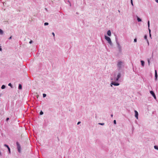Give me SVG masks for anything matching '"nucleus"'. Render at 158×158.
I'll use <instances>...</instances> for the list:
<instances>
[{"label": "nucleus", "mask_w": 158, "mask_h": 158, "mask_svg": "<svg viewBox=\"0 0 158 158\" xmlns=\"http://www.w3.org/2000/svg\"><path fill=\"white\" fill-rule=\"evenodd\" d=\"M119 78H118V77H117L116 78H114V80L115 81H117L118 80V79H119Z\"/></svg>", "instance_id": "nucleus-15"}, {"label": "nucleus", "mask_w": 158, "mask_h": 158, "mask_svg": "<svg viewBox=\"0 0 158 158\" xmlns=\"http://www.w3.org/2000/svg\"><path fill=\"white\" fill-rule=\"evenodd\" d=\"M105 38L106 40L108 41V43L111 46H112V43L111 41V39L109 37L105 35Z\"/></svg>", "instance_id": "nucleus-2"}, {"label": "nucleus", "mask_w": 158, "mask_h": 158, "mask_svg": "<svg viewBox=\"0 0 158 158\" xmlns=\"http://www.w3.org/2000/svg\"><path fill=\"white\" fill-rule=\"evenodd\" d=\"M3 31L0 29V34L1 35H2L3 34Z\"/></svg>", "instance_id": "nucleus-14"}, {"label": "nucleus", "mask_w": 158, "mask_h": 158, "mask_svg": "<svg viewBox=\"0 0 158 158\" xmlns=\"http://www.w3.org/2000/svg\"><path fill=\"white\" fill-rule=\"evenodd\" d=\"M144 39H145V40H146L147 41L148 44V45H149V42H148V39H147V36L146 35H145L144 36Z\"/></svg>", "instance_id": "nucleus-10"}, {"label": "nucleus", "mask_w": 158, "mask_h": 158, "mask_svg": "<svg viewBox=\"0 0 158 158\" xmlns=\"http://www.w3.org/2000/svg\"><path fill=\"white\" fill-rule=\"evenodd\" d=\"M68 2H69L70 3V6H71V4L70 2L69 1H68Z\"/></svg>", "instance_id": "nucleus-37"}, {"label": "nucleus", "mask_w": 158, "mask_h": 158, "mask_svg": "<svg viewBox=\"0 0 158 158\" xmlns=\"http://www.w3.org/2000/svg\"><path fill=\"white\" fill-rule=\"evenodd\" d=\"M116 43L117 45V47L118 48V51L120 52H121L122 51V47L120 45L119 43L117 40H116Z\"/></svg>", "instance_id": "nucleus-3"}, {"label": "nucleus", "mask_w": 158, "mask_h": 158, "mask_svg": "<svg viewBox=\"0 0 158 158\" xmlns=\"http://www.w3.org/2000/svg\"><path fill=\"white\" fill-rule=\"evenodd\" d=\"M117 69L118 70H120L124 68V62L123 61L118 60L117 64Z\"/></svg>", "instance_id": "nucleus-1"}, {"label": "nucleus", "mask_w": 158, "mask_h": 158, "mask_svg": "<svg viewBox=\"0 0 158 158\" xmlns=\"http://www.w3.org/2000/svg\"><path fill=\"white\" fill-rule=\"evenodd\" d=\"M156 2L158 3V0H155Z\"/></svg>", "instance_id": "nucleus-38"}, {"label": "nucleus", "mask_w": 158, "mask_h": 158, "mask_svg": "<svg viewBox=\"0 0 158 158\" xmlns=\"http://www.w3.org/2000/svg\"><path fill=\"white\" fill-rule=\"evenodd\" d=\"M48 25V23L46 22V23H44V25L45 26Z\"/></svg>", "instance_id": "nucleus-21"}, {"label": "nucleus", "mask_w": 158, "mask_h": 158, "mask_svg": "<svg viewBox=\"0 0 158 158\" xmlns=\"http://www.w3.org/2000/svg\"><path fill=\"white\" fill-rule=\"evenodd\" d=\"M107 34L109 36H110L111 35V33L110 30L108 31L107 32Z\"/></svg>", "instance_id": "nucleus-9"}, {"label": "nucleus", "mask_w": 158, "mask_h": 158, "mask_svg": "<svg viewBox=\"0 0 158 158\" xmlns=\"http://www.w3.org/2000/svg\"><path fill=\"white\" fill-rule=\"evenodd\" d=\"M134 42H137V39L136 38H135L134 39Z\"/></svg>", "instance_id": "nucleus-29"}, {"label": "nucleus", "mask_w": 158, "mask_h": 158, "mask_svg": "<svg viewBox=\"0 0 158 158\" xmlns=\"http://www.w3.org/2000/svg\"><path fill=\"white\" fill-rule=\"evenodd\" d=\"M154 147L155 149H158V148L156 146H155Z\"/></svg>", "instance_id": "nucleus-24"}, {"label": "nucleus", "mask_w": 158, "mask_h": 158, "mask_svg": "<svg viewBox=\"0 0 158 158\" xmlns=\"http://www.w3.org/2000/svg\"><path fill=\"white\" fill-rule=\"evenodd\" d=\"M121 77V74L120 73H119L117 76V77H118V78H120Z\"/></svg>", "instance_id": "nucleus-11"}, {"label": "nucleus", "mask_w": 158, "mask_h": 158, "mask_svg": "<svg viewBox=\"0 0 158 158\" xmlns=\"http://www.w3.org/2000/svg\"><path fill=\"white\" fill-rule=\"evenodd\" d=\"M148 28V30H149V33H151V30L150 29L149 27Z\"/></svg>", "instance_id": "nucleus-32"}, {"label": "nucleus", "mask_w": 158, "mask_h": 158, "mask_svg": "<svg viewBox=\"0 0 158 158\" xmlns=\"http://www.w3.org/2000/svg\"><path fill=\"white\" fill-rule=\"evenodd\" d=\"M131 4L133 6V3L132 0H131Z\"/></svg>", "instance_id": "nucleus-26"}, {"label": "nucleus", "mask_w": 158, "mask_h": 158, "mask_svg": "<svg viewBox=\"0 0 158 158\" xmlns=\"http://www.w3.org/2000/svg\"><path fill=\"white\" fill-rule=\"evenodd\" d=\"M46 94H43V97L44 98L46 97Z\"/></svg>", "instance_id": "nucleus-23"}, {"label": "nucleus", "mask_w": 158, "mask_h": 158, "mask_svg": "<svg viewBox=\"0 0 158 158\" xmlns=\"http://www.w3.org/2000/svg\"><path fill=\"white\" fill-rule=\"evenodd\" d=\"M111 116L112 117L113 116V115L112 114L111 115Z\"/></svg>", "instance_id": "nucleus-40"}, {"label": "nucleus", "mask_w": 158, "mask_h": 158, "mask_svg": "<svg viewBox=\"0 0 158 158\" xmlns=\"http://www.w3.org/2000/svg\"><path fill=\"white\" fill-rule=\"evenodd\" d=\"M118 12H120V11L119 10H118Z\"/></svg>", "instance_id": "nucleus-42"}, {"label": "nucleus", "mask_w": 158, "mask_h": 158, "mask_svg": "<svg viewBox=\"0 0 158 158\" xmlns=\"http://www.w3.org/2000/svg\"><path fill=\"white\" fill-rule=\"evenodd\" d=\"M137 17V20L138 22L141 21V19L140 18H139L138 17Z\"/></svg>", "instance_id": "nucleus-16"}, {"label": "nucleus", "mask_w": 158, "mask_h": 158, "mask_svg": "<svg viewBox=\"0 0 158 158\" xmlns=\"http://www.w3.org/2000/svg\"><path fill=\"white\" fill-rule=\"evenodd\" d=\"M155 80H156L157 78V73L156 70H155Z\"/></svg>", "instance_id": "nucleus-8"}, {"label": "nucleus", "mask_w": 158, "mask_h": 158, "mask_svg": "<svg viewBox=\"0 0 158 158\" xmlns=\"http://www.w3.org/2000/svg\"><path fill=\"white\" fill-rule=\"evenodd\" d=\"M148 28H149V27H150V22H149V21H148Z\"/></svg>", "instance_id": "nucleus-18"}, {"label": "nucleus", "mask_w": 158, "mask_h": 158, "mask_svg": "<svg viewBox=\"0 0 158 158\" xmlns=\"http://www.w3.org/2000/svg\"><path fill=\"white\" fill-rule=\"evenodd\" d=\"M16 144L17 145L18 151L19 153H20L21 152V147L20 145L18 142H16Z\"/></svg>", "instance_id": "nucleus-4"}, {"label": "nucleus", "mask_w": 158, "mask_h": 158, "mask_svg": "<svg viewBox=\"0 0 158 158\" xmlns=\"http://www.w3.org/2000/svg\"><path fill=\"white\" fill-rule=\"evenodd\" d=\"M149 35H150V37H151V33H149Z\"/></svg>", "instance_id": "nucleus-39"}, {"label": "nucleus", "mask_w": 158, "mask_h": 158, "mask_svg": "<svg viewBox=\"0 0 158 158\" xmlns=\"http://www.w3.org/2000/svg\"><path fill=\"white\" fill-rule=\"evenodd\" d=\"M4 146L7 147V148L9 147L8 146V145H7V144H5L4 145Z\"/></svg>", "instance_id": "nucleus-22"}, {"label": "nucleus", "mask_w": 158, "mask_h": 158, "mask_svg": "<svg viewBox=\"0 0 158 158\" xmlns=\"http://www.w3.org/2000/svg\"><path fill=\"white\" fill-rule=\"evenodd\" d=\"M114 123L115 124H116V120H114Z\"/></svg>", "instance_id": "nucleus-30"}, {"label": "nucleus", "mask_w": 158, "mask_h": 158, "mask_svg": "<svg viewBox=\"0 0 158 158\" xmlns=\"http://www.w3.org/2000/svg\"><path fill=\"white\" fill-rule=\"evenodd\" d=\"M98 124L101 125H103L104 124V123H99Z\"/></svg>", "instance_id": "nucleus-25"}, {"label": "nucleus", "mask_w": 158, "mask_h": 158, "mask_svg": "<svg viewBox=\"0 0 158 158\" xmlns=\"http://www.w3.org/2000/svg\"><path fill=\"white\" fill-rule=\"evenodd\" d=\"M43 114V112L42 111H41L40 113V115H42Z\"/></svg>", "instance_id": "nucleus-28"}, {"label": "nucleus", "mask_w": 158, "mask_h": 158, "mask_svg": "<svg viewBox=\"0 0 158 158\" xmlns=\"http://www.w3.org/2000/svg\"><path fill=\"white\" fill-rule=\"evenodd\" d=\"M148 64L149 65H150V60L149 59L148 60Z\"/></svg>", "instance_id": "nucleus-27"}, {"label": "nucleus", "mask_w": 158, "mask_h": 158, "mask_svg": "<svg viewBox=\"0 0 158 158\" xmlns=\"http://www.w3.org/2000/svg\"><path fill=\"white\" fill-rule=\"evenodd\" d=\"M52 35H53V36L54 37H55V34L54 32H52Z\"/></svg>", "instance_id": "nucleus-33"}, {"label": "nucleus", "mask_w": 158, "mask_h": 158, "mask_svg": "<svg viewBox=\"0 0 158 158\" xmlns=\"http://www.w3.org/2000/svg\"><path fill=\"white\" fill-rule=\"evenodd\" d=\"M2 50V49L0 48V50L1 51Z\"/></svg>", "instance_id": "nucleus-41"}, {"label": "nucleus", "mask_w": 158, "mask_h": 158, "mask_svg": "<svg viewBox=\"0 0 158 158\" xmlns=\"http://www.w3.org/2000/svg\"><path fill=\"white\" fill-rule=\"evenodd\" d=\"M6 87V86L5 85H2V87H1V89H4Z\"/></svg>", "instance_id": "nucleus-17"}, {"label": "nucleus", "mask_w": 158, "mask_h": 158, "mask_svg": "<svg viewBox=\"0 0 158 158\" xmlns=\"http://www.w3.org/2000/svg\"><path fill=\"white\" fill-rule=\"evenodd\" d=\"M11 38H12V36H10V37L9 38V40H10V39H11Z\"/></svg>", "instance_id": "nucleus-36"}, {"label": "nucleus", "mask_w": 158, "mask_h": 158, "mask_svg": "<svg viewBox=\"0 0 158 158\" xmlns=\"http://www.w3.org/2000/svg\"><path fill=\"white\" fill-rule=\"evenodd\" d=\"M119 84L118 83H115L113 81L111 83L110 86L112 87V85H113L115 86H118L119 85Z\"/></svg>", "instance_id": "nucleus-5"}, {"label": "nucleus", "mask_w": 158, "mask_h": 158, "mask_svg": "<svg viewBox=\"0 0 158 158\" xmlns=\"http://www.w3.org/2000/svg\"><path fill=\"white\" fill-rule=\"evenodd\" d=\"M134 112H135V117L137 119H138V112L136 110H135Z\"/></svg>", "instance_id": "nucleus-7"}, {"label": "nucleus", "mask_w": 158, "mask_h": 158, "mask_svg": "<svg viewBox=\"0 0 158 158\" xmlns=\"http://www.w3.org/2000/svg\"><path fill=\"white\" fill-rule=\"evenodd\" d=\"M150 93L152 94V95L153 96L155 99H156V98L155 95V93L152 91H150Z\"/></svg>", "instance_id": "nucleus-6"}, {"label": "nucleus", "mask_w": 158, "mask_h": 158, "mask_svg": "<svg viewBox=\"0 0 158 158\" xmlns=\"http://www.w3.org/2000/svg\"><path fill=\"white\" fill-rule=\"evenodd\" d=\"M9 118H7L6 119V121H7L9 120Z\"/></svg>", "instance_id": "nucleus-34"}, {"label": "nucleus", "mask_w": 158, "mask_h": 158, "mask_svg": "<svg viewBox=\"0 0 158 158\" xmlns=\"http://www.w3.org/2000/svg\"><path fill=\"white\" fill-rule=\"evenodd\" d=\"M19 89H21L22 88V85L21 84H19Z\"/></svg>", "instance_id": "nucleus-13"}, {"label": "nucleus", "mask_w": 158, "mask_h": 158, "mask_svg": "<svg viewBox=\"0 0 158 158\" xmlns=\"http://www.w3.org/2000/svg\"><path fill=\"white\" fill-rule=\"evenodd\" d=\"M32 42H33V41H32V40H31L29 42V43H30V44H31Z\"/></svg>", "instance_id": "nucleus-31"}, {"label": "nucleus", "mask_w": 158, "mask_h": 158, "mask_svg": "<svg viewBox=\"0 0 158 158\" xmlns=\"http://www.w3.org/2000/svg\"><path fill=\"white\" fill-rule=\"evenodd\" d=\"M141 63L142 66L143 67L144 66V61L143 60H141Z\"/></svg>", "instance_id": "nucleus-12"}, {"label": "nucleus", "mask_w": 158, "mask_h": 158, "mask_svg": "<svg viewBox=\"0 0 158 158\" xmlns=\"http://www.w3.org/2000/svg\"><path fill=\"white\" fill-rule=\"evenodd\" d=\"M80 123H81V122H78L77 123V125H79V124H80Z\"/></svg>", "instance_id": "nucleus-35"}, {"label": "nucleus", "mask_w": 158, "mask_h": 158, "mask_svg": "<svg viewBox=\"0 0 158 158\" xmlns=\"http://www.w3.org/2000/svg\"><path fill=\"white\" fill-rule=\"evenodd\" d=\"M8 85L10 86L11 88H12V85L10 83L8 84Z\"/></svg>", "instance_id": "nucleus-20"}, {"label": "nucleus", "mask_w": 158, "mask_h": 158, "mask_svg": "<svg viewBox=\"0 0 158 158\" xmlns=\"http://www.w3.org/2000/svg\"><path fill=\"white\" fill-rule=\"evenodd\" d=\"M10 154V148L9 147L7 148Z\"/></svg>", "instance_id": "nucleus-19"}]
</instances>
